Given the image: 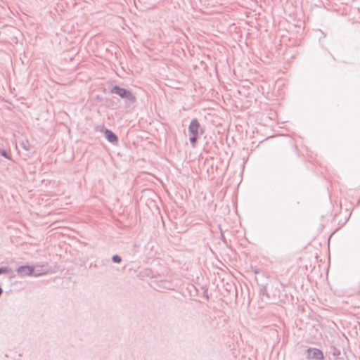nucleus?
<instances>
[{
    "mask_svg": "<svg viewBox=\"0 0 360 360\" xmlns=\"http://www.w3.org/2000/svg\"><path fill=\"white\" fill-rule=\"evenodd\" d=\"M110 92L118 95L122 99H124L127 106H130L136 102V96L130 90L122 88L118 85L112 86Z\"/></svg>",
    "mask_w": 360,
    "mask_h": 360,
    "instance_id": "1",
    "label": "nucleus"
},
{
    "mask_svg": "<svg viewBox=\"0 0 360 360\" xmlns=\"http://www.w3.org/2000/svg\"><path fill=\"white\" fill-rule=\"evenodd\" d=\"M200 129V124L197 118H193L191 120L188 131L190 135L189 141L191 145L193 147H195L198 143V139L199 137V131Z\"/></svg>",
    "mask_w": 360,
    "mask_h": 360,
    "instance_id": "2",
    "label": "nucleus"
},
{
    "mask_svg": "<svg viewBox=\"0 0 360 360\" xmlns=\"http://www.w3.org/2000/svg\"><path fill=\"white\" fill-rule=\"evenodd\" d=\"M16 272L20 277H25L27 276L39 277L45 274L44 272H36L34 271V266L30 265L20 266L16 269Z\"/></svg>",
    "mask_w": 360,
    "mask_h": 360,
    "instance_id": "3",
    "label": "nucleus"
},
{
    "mask_svg": "<svg viewBox=\"0 0 360 360\" xmlns=\"http://www.w3.org/2000/svg\"><path fill=\"white\" fill-rule=\"evenodd\" d=\"M306 358L308 359L323 360L324 354L323 352L315 347H309L306 350Z\"/></svg>",
    "mask_w": 360,
    "mask_h": 360,
    "instance_id": "4",
    "label": "nucleus"
},
{
    "mask_svg": "<svg viewBox=\"0 0 360 360\" xmlns=\"http://www.w3.org/2000/svg\"><path fill=\"white\" fill-rule=\"evenodd\" d=\"M105 138L111 143L115 144L118 142L117 136L110 129H105L104 131Z\"/></svg>",
    "mask_w": 360,
    "mask_h": 360,
    "instance_id": "5",
    "label": "nucleus"
},
{
    "mask_svg": "<svg viewBox=\"0 0 360 360\" xmlns=\"http://www.w3.org/2000/svg\"><path fill=\"white\" fill-rule=\"evenodd\" d=\"M20 145L27 152V155L34 153L33 147L31 146L28 141H22L20 142Z\"/></svg>",
    "mask_w": 360,
    "mask_h": 360,
    "instance_id": "6",
    "label": "nucleus"
},
{
    "mask_svg": "<svg viewBox=\"0 0 360 360\" xmlns=\"http://www.w3.org/2000/svg\"><path fill=\"white\" fill-rule=\"evenodd\" d=\"M259 293L261 297L266 296L267 298H269V295L267 293L266 287L265 285H260Z\"/></svg>",
    "mask_w": 360,
    "mask_h": 360,
    "instance_id": "7",
    "label": "nucleus"
},
{
    "mask_svg": "<svg viewBox=\"0 0 360 360\" xmlns=\"http://www.w3.org/2000/svg\"><path fill=\"white\" fill-rule=\"evenodd\" d=\"M330 353L333 354V356L338 357L340 355L341 352L335 346H332L330 347Z\"/></svg>",
    "mask_w": 360,
    "mask_h": 360,
    "instance_id": "8",
    "label": "nucleus"
},
{
    "mask_svg": "<svg viewBox=\"0 0 360 360\" xmlns=\"http://www.w3.org/2000/svg\"><path fill=\"white\" fill-rule=\"evenodd\" d=\"M0 155L8 160H11V155L6 149L0 148Z\"/></svg>",
    "mask_w": 360,
    "mask_h": 360,
    "instance_id": "9",
    "label": "nucleus"
},
{
    "mask_svg": "<svg viewBox=\"0 0 360 360\" xmlns=\"http://www.w3.org/2000/svg\"><path fill=\"white\" fill-rule=\"evenodd\" d=\"M12 272V269L8 266H0V275Z\"/></svg>",
    "mask_w": 360,
    "mask_h": 360,
    "instance_id": "10",
    "label": "nucleus"
},
{
    "mask_svg": "<svg viewBox=\"0 0 360 360\" xmlns=\"http://www.w3.org/2000/svg\"><path fill=\"white\" fill-rule=\"evenodd\" d=\"M122 257L118 255H114L112 257V262L114 263H116V264H120L122 262Z\"/></svg>",
    "mask_w": 360,
    "mask_h": 360,
    "instance_id": "11",
    "label": "nucleus"
},
{
    "mask_svg": "<svg viewBox=\"0 0 360 360\" xmlns=\"http://www.w3.org/2000/svg\"><path fill=\"white\" fill-rule=\"evenodd\" d=\"M203 296H204V297H205L207 300H209V295H208L207 290L204 291V292H203Z\"/></svg>",
    "mask_w": 360,
    "mask_h": 360,
    "instance_id": "12",
    "label": "nucleus"
},
{
    "mask_svg": "<svg viewBox=\"0 0 360 360\" xmlns=\"http://www.w3.org/2000/svg\"><path fill=\"white\" fill-rule=\"evenodd\" d=\"M204 132H205V129H204V128L200 125V131H199V135H200H200L203 134H204Z\"/></svg>",
    "mask_w": 360,
    "mask_h": 360,
    "instance_id": "13",
    "label": "nucleus"
},
{
    "mask_svg": "<svg viewBox=\"0 0 360 360\" xmlns=\"http://www.w3.org/2000/svg\"><path fill=\"white\" fill-rule=\"evenodd\" d=\"M335 360H342L341 358L337 357Z\"/></svg>",
    "mask_w": 360,
    "mask_h": 360,
    "instance_id": "14",
    "label": "nucleus"
},
{
    "mask_svg": "<svg viewBox=\"0 0 360 360\" xmlns=\"http://www.w3.org/2000/svg\"><path fill=\"white\" fill-rule=\"evenodd\" d=\"M358 292H359V295H360V283H359V291H358Z\"/></svg>",
    "mask_w": 360,
    "mask_h": 360,
    "instance_id": "15",
    "label": "nucleus"
}]
</instances>
